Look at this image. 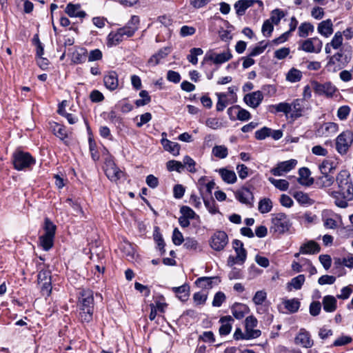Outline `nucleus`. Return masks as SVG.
I'll return each instance as SVG.
<instances>
[{"label":"nucleus","instance_id":"41","mask_svg":"<svg viewBox=\"0 0 353 353\" xmlns=\"http://www.w3.org/2000/svg\"><path fill=\"white\" fill-rule=\"evenodd\" d=\"M302 72L294 68H291L286 74V80L291 83H296L301 81Z\"/></svg>","mask_w":353,"mask_h":353},{"label":"nucleus","instance_id":"3","mask_svg":"<svg viewBox=\"0 0 353 353\" xmlns=\"http://www.w3.org/2000/svg\"><path fill=\"white\" fill-rule=\"evenodd\" d=\"M45 234L39 237V244L45 251H48L54 244L56 225L48 218L45 219Z\"/></svg>","mask_w":353,"mask_h":353},{"label":"nucleus","instance_id":"40","mask_svg":"<svg viewBox=\"0 0 353 353\" xmlns=\"http://www.w3.org/2000/svg\"><path fill=\"white\" fill-rule=\"evenodd\" d=\"M272 202L269 198H263L259 202L258 210L262 214L270 212L272 209Z\"/></svg>","mask_w":353,"mask_h":353},{"label":"nucleus","instance_id":"26","mask_svg":"<svg viewBox=\"0 0 353 353\" xmlns=\"http://www.w3.org/2000/svg\"><path fill=\"white\" fill-rule=\"evenodd\" d=\"M315 91L319 94H325L327 97H332L336 89L330 82L325 83L323 84L317 83L315 85Z\"/></svg>","mask_w":353,"mask_h":353},{"label":"nucleus","instance_id":"59","mask_svg":"<svg viewBox=\"0 0 353 353\" xmlns=\"http://www.w3.org/2000/svg\"><path fill=\"white\" fill-rule=\"evenodd\" d=\"M172 240L175 245H180L185 241L182 233L176 228L173 230Z\"/></svg>","mask_w":353,"mask_h":353},{"label":"nucleus","instance_id":"11","mask_svg":"<svg viewBox=\"0 0 353 353\" xmlns=\"http://www.w3.org/2000/svg\"><path fill=\"white\" fill-rule=\"evenodd\" d=\"M232 57V54L229 49L220 53L210 52L206 54V59L216 65L223 64L230 60Z\"/></svg>","mask_w":353,"mask_h":353},{"label":"nucleus","instance_id":"64","mask_svg":"<svg viewBox=\"0 0 353 353\" xmlns=\"http://www.w3.org/2000/svg\"><path fill=\"white\" fill-rule=\"evenodd\" d=\"M102 52L99 49H94L91 50L89 54H87L88 61H99L102 59Z\"/></svg>","mask_w":353,"mask_h":353},{"label":"nucleus","instance_id":"18","mask_svg":"<svg viewBox=\"0 0 353 353\" xmlns=\"http://www.w3.org/2000/svg\"><path fill=\"white\" fill-rule=\"evenodd\" d=\"M339 162L337 159L328 158L325 159L319 165V170L321 174H332L337 168Z\"/></svg>","mask_w":353,"mask_h":353},{"label":"nucleus","instance_id":"7","mask_svg":"<svg viewBox=\"0 0 353 353\" xmlns=\"http://www.w3.org/2000/svg\"><path fill=\"white\" fill-rule=\"evenodd\" d=\"M272 227L275 232L283 234L291 227V223L288 216L284 213H278L272 219Z\"/></svg>","mask_w":353,"mask_h":353},{"label":"nucleus","instance_id":"42","mask_svg":"<svg viewBox=\"0 0 353 353\" xmlns=\"http://www.w3.org/2000/svg\"><path fill=\"white\" fill-rule=\"evenodd\" d=\"M51 128L54 134L61 140L67 137V131L63 125L54 123Z\"/></svg>","mask_w":353,"mask_h":353},{"label":"nucleus","instance_id":"45","mask_svg":"<svg viewBox=\"0 0 353 353\" xmlns=\"http://www.w3.org/2000/svg\"><path fill=\"white\" fill-rule=\"evenodd\" d=\"M183 247L188 250H191V251H196L198 250H201V246L199 243V242L197 241V240H196L194 238H192V237H187L185 239V243L183 244Z\"/></svg>","mask_w":353,"mask_h":353},{"label":"nucleus","instance_id":"53","mask_svg":"<svg viewBox=\"0 0 353 353\" xmlns=\"http://www.w3.org/2000/svg\"><path fill=\"white\" fill-rule=\"evenodd\" d=\"M167 168L169 171L181 172L184 168V165L180 161L170 160L167 162Z\"/></svg>","mask_w":353,"mask_h":353},{"label":"nucleus","instance_id":"34","mask_svg":"<svg viewBox=\"0 0 353 353\" xmlns=\"http://www.w3.org/2000/svg\"><path fill=\"white\" fill-rule=\"evenodd\" d=\"M240 253H236V256H229L227 264L230 267H232L236 264L242 265L246 260L247 254L240 250Z\"/></svg>","mask_w":353,"mask_h":353},{"label":"nucleus","instance_id":"28","mask_svg":"<svg viewBox=\"0 0 353 353\" xmlns=\"http://www.w3.org/2000/svg\"><path fill=\"white\" fill-rule=\"evenodd\" d=\"M220 323H221L219 327V334L221 336H225L230 334L232 330V322L234 319L231 316H225L220 319Z\"/></svg>","mask_w":353,"mask_h":353},{"label":"nucleus","instance_id":"23","mask_svg":"<svg viewBox=\"0 0 353 353\" xmlns=\"http://www.w3.org/2000/svg\"><path fill=\"white\" fill-rule=\"evenodd\" d=\"M317 31L321 36L325 38L331 36L334 32L332 20L328 19L319 23L317 27Z\"/></svg>","mask_w":353,"mask_h":353},{"label":"nucleus","instance_id":"33","mask_svg":"<svg viewBox=\"0 0 353 353\" xmlns=\"http://www.w3.org/2000/svg\"><path fill=\"white\" fill-rule=\"evenodd\" d=\"M86 59L87 50L83 48L76 49L72 55V61L75 64L84 63Z\"/></svg>","mask_w":353,"mask_h":353},{"label":"nucleus","instance_id":"21","mask_svg":"<svg viewBox=\"0 0 353 353\" xmlns=\"http://www.w3.org/2000/svg\"><path fill=\"white\" fill-rule=\"evenodd\" d=\"M290 117L292 118H298L302 116L305 106V101L303 99H297L294 100L291 103Z\"/></svg>","mask_w":353,"mask_h":353},{"label":"nucleus","instance_id":"60","mask_svg":"<svg viewBox=\"0 0 353 353\" xmlns=\"http://www.w3.org/2000/svg\"><path fill=\"white\" fill-rule=\"evenodd\" d=\"M208 295L203 292H196L193 295V301L196 305H204L207 301Z\"/></svg>","mask_w":353,"mask_h":353},{"label":"nucleus","instance_id":"8","mask_svg":"<svg viewBox=\"0 0 353 353\" xmlns=\"http://www.w3.org/2000/svg\"><path fill=\"white\" fill-rule=\"evenodd\" d=\"M299 50L307 53L318 54L321 51L323 43L318 37L309 38L299 42Z\"/></svg>","mask_w":353,"mask_h":353},{"label":"nucleus","instance_id":"13","mask_svg":"<svg viewBox=\"0 0 353 353\" xmlns=\"http://www.w3.org/2000/svg\"><path fill=\"white\" fill-rule=\"evenodd\" d=\"M297 161L294 159L280 162L276 167L271 170V173L274 176H282L285 173L292 170L296 165Z\"/></svg>","mask_w":353,"mask_h":353},{"label":"nucleus","instance_id":"24","mask_svg":"<svg viewBox=\"0 0 353 353\" xmlns=\"http://www.w3.org/2000/svg\"><path fill=\"white\" fill-rule=\"evenodd\" d=\"M65 13L70 17L84 18L86 13L81 10V5L69 3L65 9Z\"/></svg>","mask_w":353,"mask_h":353},{"label":"nucleus","instance_id":"49","mask_svg":"<svg viewBox=\"0 0 353 353\" xmlns=\"http://www.w3.org/2000/svg\"><path fill=\"white\" fill-rule=\"evenodd\" d=\"M305 278L303 274H299L292 279L288 286L292 287L294 290H300L305 282Z\"/></svg>","mask_w":353,"mask_h":353},{"label":"nucleus","instance_id":"52","mask_svg":"<svg viewBox=\"0 0 353 353\" xmlns=\"http://www.w3.org/2000/svg\"><path fill=\"white\" fill-rule=\"evenodd\" d=\"M267 298V293L265 290L257 291L252 298L253 303L256 305H261Z\"/></svg>","mask_w":353,"mask_h":353},{"label":"nucleus","instance_id":"46","mask_svg":"<svg viewBox=\"0 0 353 353\" xmlns=\"http://www.w3.org/2000/svg\"><path fill=\"white\" fill-rule=\"evenodd\" d=\"M212 154L219 159H225L228 154V148L225 145H215L212 150Z\"/></svg>","mask_w":353,"mask_h":353},{"label":"nucleus","instance_id":"50","mask_svg":"<svg viewBox=\"0 0 353 353\" xmlns=\"http://www.w3.org/2000/svg\"><path fill=\"white\" fill-rule=\"evenodd\" d=\"M203 51L200 48H194L190 50V53L188 55L187 59L193 65H196L198 63L197 56L201 55Z\"/></svg>","mask_w":353,"mask_h":353},{"label":"nucleus","instance_id":"61","mask_svg":"<svg viewBox=\"0 0 353 353\" xmlns=\"http://www.w3.org/2000/svg\"><path fill=\"white\" fill-rule=\"evenodd\" d=\"M272 130L267 127H263L261 129L255 132V138L258 140H263L266 137L270 136Z\"/></svg>","mask_w":353,"mask_h":353},{"label":"nucleus","instance_id":"30","mask_svg":"<svg viewBox=\"0 0 353 353\" xmlns=\"http://www.w3.org/2000/svg\"><path fill=\"white\" fill-rule=\"evenodd\" d=\"M322 304L326 312H333L336 310L337 301L334 296L327 295L323 298Z\"/></svg>","mask_w":353,"mask_h":353},{"label":"nucleus","instance_id":"55","mask_svg":"<svg viewBox=\"0 0 353 353\" xmlns=\"http://www.w3.org/2000/svg\"><path fill=\"white\" fill-rule=\"evenodd\" d=\"M268 46V43H265V41H261L259 43L258 46L254 47L250 53V57H256L261 54H262L265 48Z\"/></svg>","mask_w":353,"mask_h":353},{"label":"nucleus","instance_id":"31","mask_svg":"<svg viewBox=\"0 0 353 353\" xmlns=\"http://www.w3.org/2000/svg\"><path fill=\"white\" fill-rule=\"evenodd\" d=\"M161 143L165 150L170 152L174 156L179 154L180 145L179 143L172 142L165 138L161 139Z\"/></svg>","mask_w":353,"mask_h":353},{"label":"nucleus","instance_id":"25","mask_svg":"<svg viewBox=\"0 0 353 353\" xmlns=\"http://www.w3.org/2000/svg\"><path fill=\"white\" fill-rule=\"evenodd\" d=\"M336 181L334 178L330 174H321V176H318L316 179V185L320 188H329L333 185Z\"/></svg>","mask_w":353,"mask_h":353},{"label":"nucleus","instance_id":"22","mask_svg":"<svg viewBox=\"0 0 353 353\" xmlns=\"http://www.w3.org/2000/svg\"><path fill=\"white\" fill-rule=\"evenodd\" d=\"M294 342L296 345H300L305 348L311 347L314 344L309 332L305 330H300L294 339Z\"/></svg>","mask_w":353,"mask_h":353},{"label":"nucleus","instance_id":"27","mask_svg":"<svg viewBox=\"0 0 353 353\" xmlns=\"http://www.w3.org/2000/svg\"><path fill=\"white\" fill-rule=\"evenodd\" d=\"M254 4L253 0H239L234 3V8L238 16H243L246 10L253 6Z\"/></svg>","mask_w":353,"mask_h":353},{"label":"nucleus","instance_id":"10","mask_svg":"<svg viewBox=\"0 0 353 353\" xmlns=\"http://www.w3.org/2000/svg\"><path fill=\"white\" fill-rule=\"evenodd\" d=\"M258 321L252 315L246 317L245 320V330L246 340L256 339L261 336V332L256 330L254 327L257 326Z\"/></svg>","mask_w":353,"mask_h":353},{"label":"nucleus","instance_id":"20","mask_svg":"<svg viewBox=\"0 0 353 353\" xmlns=\"http://www.w3.org/2000/svg\"><path fill=\"white\" fill-rule=\"evenodd\" d=\"M343 33L340 31L336 32L332 37L330 42L326 43L325 52L326 54H330L332 48L334 50H340L343 44Z\"/></svg>","mask_w":353,"mask_h":353},{"label":"nucleus","instance_id":"39","mask_svg":"<svg viewBox=\"0 0 353 353\" xmlns=\"http://www.w3.org/2000/svg\"><path fill=\"white\" fill-rule=\"evenodd\" d=\"M173 291L176 293L179 299L182 301H185L189 297V286L183 285L179 287L173 288Z\"/></svg>","mask_w":353,"mask_h":353},{"label":"nucleus","instance_id":"48","mask_svg":"<svg viewBox=\"0 0 353 353\" xmlns=\"http://www.w3.org/2000/svg\"><path fill=\"white\" fill-rule=\"evenodd\" d=\"M268 180L277 189L281 191H285L289 188V183L285 179H276L272 177H270Z\"/></svg>","mask_w":353,"mask_h":353},{"label":"nucleus","instance_id":"62","mask_svg":"<svg viewBox=\"0 0 353 353\" xmlns=\"http://www.w3.org/2000/svg\"><path fill=\"white\" fill-rule=\"evenodd\" d=\"M180 212L182 216L189 219H194L196 217H198L194 211L188 206L181 207Z\"/></svg>","mask_w":353,"mask_h":353},{"label":"nucleus","instance_id":"54","mask_svg":"<svg viewBox=\"0 0 353 353\" xmlns=\"http://www.w3.org/2000/svg\"><path fill=\"white\" fill-rule=\"evenodd\" d=\"M284 17L285 14L282 10L279 9H275L272 12L271 17L269 19L272 23L278 25L281 19Z\"/></svg>","mask_w":353,"mask_h":353},{"label":"nucleus","instance_id":"56","mask_svg":"<svg viewBox=\"0 0 353 353\" xmlns=\"http://www.w3.org/2000/svg\"><path fill=\"white\" fill-rule=\"evenodd\" d=\"M316 216L311 212H306L303 215L299 216V220L302 223H312L316 219Z\"/></svg>","mask_w":353,"mask_h":353},{"label":"nucleus","instance_id":"9","mask_svg":"<svg viewBox=\"0 0 353 353\" xmlns=\"http://www.w3.org/2000/svg\"><path fill=\"white\" fill-rule=\"evenodd\" d=\"M228 243V236L224 231L216 232L210 238V245L216 251L223 250Z\"/></svg>","mask_w":353,"mask_h":353},{"label":"nucleus","instance_id":"2","mask_svg":"<svg viewBox=\"0 0 353 353\" xmlns=\"http://www.w3.org/2000/svg\"><path fill=\"white\" fill-rule=\"evenodd\" d=\"M79 318L82 322L89 323L92 319L94 311L93 293L90 290H83L79 297Z\"/></svg>","mask_w":353,"mask_h":353},{"label":"nucleus","instance_id":"57","mask_svg":"<svg viewBox=\"0 0 353 353\" xmlns=\"http://www.w3.org/2000/svg\"><path fill=\"white\" fill-rule=\"evenodd\" d=\"M274 30V26L272 23L270 21V19H267L263 22L262 26L261 32L263 36L266 37H269L271 36L272 32Z\"/></svg>","mask_w":353,"mask_h":353},{"label":"nucleus","instance_id":"63","mask_svg":"<svg viewBox=\"0 0 353 353\" xmlns=\"http://www.w3.org/2000/svg\"><path fill=\"white\" fill-rule=\"evenodd\" d=\"M226 297L223 292H218L215 294L213 301L212 305L214 307H220L222 303L225 301Z\"/></svg>","mask_w":353,"mask_h":353},{"label":"nucleus","instance_id":"17","mask_svg":"<svg viewBox=\"0 0 353 353\" xmlns=\"http://www.w3.org/2000/svg\"><path fill=\"white\" fill-rule=\"evenodd\" d=\"M103 83L105 88L113 91L119 87V76L115 71L111 70L108 72L103 77Z\"/></svg>","mask_w":353,"mask_h":353},{"label":"nucleus","instance_id":"29","mask_svg":"<svg viewBox=\"0 0 353 353\" xmlns=\"http://www.w3.org/2000/svg\"><path fill=\"white\" fill-rule=\"evenodd\" d=\"M320 251V247L317 243L314 241H310L303 244L300 248V252L304 254H314Z\"/></svg>","mask_w":353,"mask_h":353},{"label":"nucleus","instance_id":"16","mask_svg":"<svg viewBox=\"0 0 353 353\" xmlns=\"http://www.w3.org/2000/svg\"><path fill=\"white\" fill-rule=\"evenodd\" d=\"M338 130V124L333 122H327L319 126L316 130V134L319 137H328L336 133Z\"/></svg>","mask_w":353,"mask_h":353},{"label":"nucleus","instance_id":"43","mask_svg":"<svg viewBox=\"0 0 353 353\" xmlns=\"http://www.w3.org/2000/svg\"><path fill=\"white\" fill-rule=\"evenodd\" d=\"M121 32L118 29L116 32H111L108 36V43L116 46L123 40Z\"/></svg>","mask_w":353,"mask_h":353},{"label":"nucleus","instance_id":"6","mask_svg":"<svg viewBox=\"0 0 353 353\" xmlns=\"http://www.w3.org/2000/svg\"><path fill=\"white\" fill-rule=\"evenodd\" d=\"M37 281L42 295L49 296L52 291L50 271L47 269H41L38 274Z\"/></svg>","mask_w":353,"mask_h":353},{"label":"nucleus","instance_id":"47","mask_svg":"<svg viewBox=\"0 0 353 353\" xmlns=\"http://www.w3.org/2000/svg\"><path fill=\"white\" fill-rule=\"evenodd\" d=\"M216 279V277H200L196 280L195 283L201 288H211L212 280Z\"/></svg>","mask_w":353,"mask_h":353},{"label":"nucleus","instance_id":"51","mask_svg":"<svg viewBox=\"0 0 353 353\" xmlns=\"http://www.w3.org/2000/svg\"><path fill=\"white\" fill-rule=\"evenodd\" d=\"M139 96L142 98L135 101V105L137 107H141L148 104L151 101V97L146 90H141L139 92Z\"/></svg>","mask_w":353,"mask_h":353},{"label":"nucleus","instance_id":"12","mask_svg":"<svg viewBox=\"0 0 353 353\" xmlns=\"http://www.w3.org/2000/svg\"><path fill=\"white\" fill-rule=\"evenodd\" d=\"M235 198L240 203L248 206H252L254 201V195L249 188L243 187L234 192Z\"/></svg>","mask_w":353,"mask_h":353},{"label":"nucleus","instance_id":"37","mask_svg":"<svg viewBox=\"0 0 353 353\" xmlns=\"http://www.w3.org/2000/svg\"><path fill=\"white\" fill-rule=\"evenodd\" d=\"M293 196L301 205H310L314 203V201L309 197L308 194L301 191L294 192Z\"/></svg>","mask_w":353,"mask_h":353},{"label":"nucleus","instance_id":"19","mask_svg":"<svg viewBox=\"0 0 353 353\" xmlns=\"http://www.w3.org/2000/svg\"><path fill=\"white\" fill-rule=\"evenodd\" d=\"M263 99V93L261 91L253 92L250 94H247L244 97V101L250 107L256 108L261 103Z\"/></svg>","mask_w":353,"mask_h":353},{"label":"nucleus","instance_id":"5","mask_svg":"<svg viewBox=\"0 0 353 353\" xmlns=\"http://www.w3.org/2000/svg\"><path fill=\"white\" fill-rule=\"evenodd\" d=\"M13 165L16 170H22L35 163L34 159L28 153L17 151L13 154Z\"/></svg>","mask_w":353,"mask_h":353},{"label":"nucleus","instance_id":"36","mask_svg":"<svg viewBox=\"0 0 353 353\" xmlns=\"http://www.w3.org/2000/svg\"><path fill=\"white\" fill-rule=\"evenodd\" d=\"M283 304L285 308L290 313H295L296 312L301 305L300 301L297 299H285L283 301Z\"/></svg>","mask_w":353,"mask_h":353},{"label":"nucleus","instance_id":"35","mask_svg":"<svg viewBox=\"0 0 353 353\" xmlns=\"http://www.w3.org/2000/svg\"><path fill=\"white\" fill-rule=\"evenodd\" d=\"M248 308L245 304L235 303L232 307V313L237 319H241L248 312Z\"/></svg>","mask_w":353,"mask_h":353},{"label":"nucleus","instance_id":"44","mask_svg":"<svg viewBox=\"0 0 353 353\" xmlns=\"http://www.w3.org/2000/svg\"><path fill=\"white\" fill-rule=\"evenodd\" d=\"M327 62L325 68L328 72H336L342 69L333 55L327 57Z\"/></svg>","mask_w":353,"mask_h":353},{"label":"nucleus","instance_id":"58","mask_svg":"<svg viewBox=\"0 0 353 353\" xmlns=\"http://www.w3.org/2000/svg\"><path fill=\"white\" fill-rule=\"evenodd\" d=\"M272 108L278 112H283L285 114H288L291 112V106L288 103H279L278 104L272 105Z\"/></svg>","mask_w":353,"mask_h":353},{"label":"nucleus","instance_id":"4","mask_svg":"<svg viewBox=\"0 0 353 353\" xmlns=\"http://www.w3.org/2000/svg\"><path fill=\"white\" fill-rule=\"evenodd\" d=\"M353 143V133L350 130L341 132L336 139V150L341 155L347 153Z\"/></svg>","mask_w":353,"mask_h":353},{"label":"nucleus","instance_id":"14","mask_svg":"<svg viewBox=\"0 0 353 353\" xmlns=\"http://www.w3.org/2000/svg\"><path fill=\"white\" fill-rule=\"evenodd\" d=\"M105 172L107 177L113 182H117L123 175V172L111 161L105 163Z\"/></svg>","mask_w":353,"mask_h":353},{"label":"nucleus","instance_id":"32","mask_svg":"<svg viewBox=\"0 0 353 353\" xmlns=\"http://www.w3.org/2000/svg\"><path fill=\"white\" fill-rule=\"evenodd\" d=\"M223 181L229 184H233L236 181V175L232 170L226 168H220L218 170Z\"/></svg>","mask_w":353,"mask_h":353},{"label":"nucleus","instance_id":"1","mask_svg":"<svg viewBox=\"0 0 353 353\" xmlns=\"http://www.w3.org/2000/svg\"><path fill=\"white\" fill-rule=\"evenodd\" d=\"M337 190L329 192V195L334 199L336 206L345 208L348 202L353 200V184L350 173L341 170L336 176Z\"/></svg>","mask_w":353,"mask_h":353},{"label":"nucleus","instance_id":"38","mask_svg":"<svg viewBox=\"0 0 353 353\" xmlns=\"http://www.w3.org/2000/svg\"><path fill=\"white\" fill-rule=\"evenodd\" d=\"M314 30V26L310 22L302 23L298 28V34L300 37L305 38Z\"/></svg>","mask_w":353,"mask_h":353},{"label":"nucleus","instance_id":"15","mask_svg":"<svg viewBox=\"0 0 353 353\" xmlns=\"http://www.w3.org/2000/svg\"><path fill=\"white\" fill-rule=\"evenodd\" d=\"M334 57L337 60L338 63L341 68H343L347 65L352 59V48H342L334 55Z\"/></svg>","mask_w":353,"mask_h":353}]
</instances>
